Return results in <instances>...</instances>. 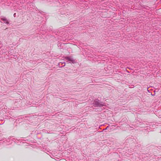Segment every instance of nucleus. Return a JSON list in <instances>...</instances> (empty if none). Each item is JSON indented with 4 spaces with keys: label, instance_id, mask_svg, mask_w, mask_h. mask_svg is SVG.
Wrapping results in <instances>:
<instances>
[{
    "label": "nucleus",
    "instance_id": "nucleus-1",
    "mask_svg": "<svg viewBox=\"0 0 161 161\" xmlns=\"http://www.w3.org/2000/svg\"><path fill=\"white\" fill-rule=\"evenodd\" d=\"M97 103H95L96 106H101L104 105V104L101 102H97Z\"/></svg>",
    "mask_w": 161,
    "mask_h": 161
},
{
    "label": "nucleus",
    "instance_id": "nucleus-2",
    "mask_svg": "<svg viewBox=\"0 0 161 161\" xmlns=\"http://www.w3.org/2000/svg\"><path fill=\"white\" fill-rule=\"evenodd\" d=\"M2 20H3V21H6L5 23L7 24H8L9 23V22L7 20V19L6 18H2Z\"/></svg>",
    "mask_w": 161,
    "mask_h": 161
}]
</instances>
